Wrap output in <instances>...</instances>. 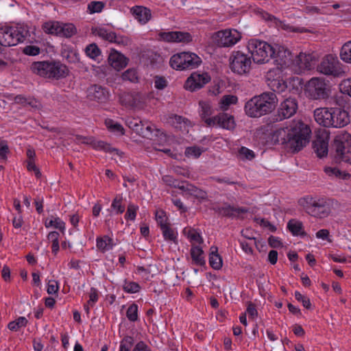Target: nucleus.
<instances>
[{"instance_id": "864d4df0", "label": "nucleus", "mask_w": 351, "mask_h": 351, "mask_svg": "<svg viewBox=\"0 0 351 351\" xmlns=\"http://www.w3.org/2000/svg\"><path fill=\"white\" fill-rule=\"evenodd\" d=\"M336 152L337 154L342 160L346 162H348L350 160L349 157L346 155V147L343 142L337 143Z\"/></svg>"}, {"instance_id": "7ed1b4c3", "label": "nucleus", "mask_w": 351, "mask_h": 351, "mask_svg": "<svg viewBox=\"0 0 351 351\" xmlns=\"http://www.w3.org/2000/svg\"><path fill=\"white\" fill-rule=\"evenodd\" d=\"M31 70L40 76L49 78L60 79L69 73V69L64 64L49 61L34 62L31 65Z\"/></svg>"}, {"instance_id": "c756f323", "label": "nucleus", "mask_w": 351, "mask_h": 351, "mask_svg": "<svg viewBox=\"0 0 351 351\" xmlns=\"http://www.w3.org/2000/svg\"><path fill=\"white\" fill-rule=\"evenodd\" d=\"M209 264L212 268L216 270L220 269L222 267V259L218 254V248L216 246H212L210 247Z\"/></svg>"}, {"instance_id": "680f3d73", "label": "nucleus", "mask_w": 351, "mask_h": 351, "mask_svg": "<svg viewBox=\"0 0 351 351\" xmlns=\"http://www.w3.org/2000/svg\"><path fill=\"white\" fill-rule=\"evenodd\" d=\"M239 153L240 156L249 160H252L255 157L254 152L245 147H241Z\"/></svg>"}, {"instance_id": "0e129e2a", "label": "nucleus", "mask_w": 351, "mask_h": 351, "mask_svg": "<svg viewBox=\"0 0 351 351\" xmlns=\"http://www.w3.org/2000/svg\"><path fill=\"white\" fill-rule=\"evenodd\" d=\"M23 52L27 56H37L40 53V49L35 45H28L24 47Z\"/></svg>"}, {"instance_id": "c03bdc74", "label": "nucleus", "mask_w": 351, "mask_h": 351, "mask_svg": "<svg viewBox=\"0 0 351 351\" xmlns=\"http://www.w3.org/2000/svg\"><path fill=\"white\" fill-rule=\"evenodd\" d=\"M184 233L187 235V237L190 239L191 241H195L199 244L203 243V239L202 236L195 230L191 228L187 230V228H184Z\"/></svg>"}, {"instance_id": "4468645a", "label": "nucleus", "mask_w": 351, "mask_h": 351, "mask_svg": "<svg viewBox=\"0 0 351 351\" xmlns=\"http://www.w3.org/2000/svg\"><path fill=\"white\" fill-rule=\"evenodd\" d=\"M298 108V101L295 98L289 97L285 99L280 104L277 116L280 120L289 119L293 117Z\"/></svg>"}, {"instance_id": "a211bd4d", "label": "nucleus", "mask_w": 351, "mask_h": 351, "mask_svg": "<svg viewBox=\"0 0 351 351\" xmlns=\"http://www.w3.org/2000/svg\"><path fill=\"white\" fill-rule=\"evenodd\" d=\"M331 114L330 127L343 128L350 122L348 113L344 110L339 108H332Z\"/></svg>"}, {"instance_id": "bb28decb", "label": "nucleus", "mask_w": 351, "mask_h": 351, "mask_svg": "<svg viewBox=\"0 0 351 351\" xmlns=\"http://www.w3.org/2000/svg\"><path fill=\"white\" fill-rule=\"evenodd\" d=\"M110 65L116 70L119 71L128 64V59L118 52L112 53L108 58Z\"/></svg>"}, {"instance_id": "2eb2a0df", "label": "nucleus", "mask_w": 351, "mask_h": 351, "mask_svg": "<svg viewBox=\"0 0 351 351\" xmlns=\"http://www.w3.org/2000/svg\"><path fill=\"white\" fill-rule=\"evenodd\" d=\"M210 81V77L208 73H199L195 72L187 78L184 84V88L191 92L195 91L202 88Z\"/></svg>"}, {"instance_id": "09e8293b", "label": "nucleus", "mask_w": 351, "mask_h": 351, "mask_svg": "<svg viewBox=\"0 0 351 351\" xmlns=\"http://www.w3.org/2000/svg\"><path fill=\"white\" fill-rule=\"evenodd\" d=\"M128 319L131 322H135L138 319V306L136 304H131L126 312Z\"/></svg>"}, {"instance_id": "37998d69", "label": "nucleus", "mask_w": 351, "mask_h": 351, "mask_svg": "<svg viewBox=\"0 0 351 351\" xmlns=\"http://www.w3.org/2000/svg\"><path fill=\"white\" fill-rule=\"evenodd\" d=\"M204 149L198 146H191L186 148L184 154L188 158H199L203 153Z\"/></svg>"}, {"instance_id": "c9c22d12", "label": "nucleus", "mask_w": 351, "mask_h": 351, "mask_svg": "<svg viewBox=\"0 0 351 351\" xmlns=\"http://www.w3.org/2000/svg\"><path fill=\"white\" fill-rule=\"evenodd\" d=\"M238 101V98L235 95H223L220 101L219 102V108L223 110H227L230 105L236 104Z\"/></svg>"}, {"instance_id": "49530a36", "label": "nucleus", "mask_w": 351, "mask_h": 351, "mask_svg": "<svg viewBox=\"0 0 351 351\" xmlns=\"http://www.w3.org/2000/svg\"><path fill=\"white\" fill-rule=\"evenodd\" d=\"M123 289L127 293H135L140 291L141 287L137 282L125 280Z\"/></svg>"}, {"instance_id": "f257e3e1", "label": "nucleus", "mask_w": 351, "mask_h": 351, "mask_svg": "<svg viewBox=\"0 0 351 351\" xmlns=\"http://www.w3.org/2000/svg\"><path fill=\"white\" fill-rule=\"evenodd\" d=\"M311 134L310 128L302 122L276 130L272 139L278 144L284 145L289 152L295 153L300 151L308 142Z\"/></svg>"}, {"instance_id": "4be33fe9", "label": "nucleus", "mask_w": 351, "mask_h": 351, "mask_svg": "<svg viewBox=\"0 0 351 351\" xmlns=\"http://www.w3.org/2000/svg\"><path fill=\"white\" fill-rule=\"evenodd\" d=\"M210 208L219 215L228 217H236L241 213H246L248 211V210L245 208H237L227 204L221 207L213 206Z\"/></svg>"}, {"instance_id": "39448f33", "label": "nucleus", "mask_w": 351, "mask_h": 351, "mask_svg": "<svg viewBox=\"0 0 351 351\" xmlns=\"http://www.w3.org/2000/svg\"><path fill=\"white\" fill-rule=\"evenodd\" d=\"M28 34V30L23 26L0 27V45L3 47L15 46L23 43Z\"/></svg>"}, {"instance_id": "0eeeda50", "label": "nucleus", "mask_w": 351, "mask_h": 351, "mask_svg": "<svg viewBox=\"0 0 351 351\" xmlns=\"http://www.w3.org/2000/svg\"><path fill=\"white\" fill-rule=\"evenodd\" d=\"M200 58L194 53L182 52L171 56L169 63L176 70L192 69L201 63Z\"/></svg>"}, {"instance_id": "6e6552de", "label": "nucleus", "mask_w": 351, "mask_h": 351, "mask_svg": "<svg viewBox=\"0 0 351 351\" xmlns=\"http://www.w3.org/2000/svg\"><path fill=\"white\" fill-rule=\"evenodd\" d=\"M162 180L167 185L178 188L180 191L179 193L180 195L193 197H204L205 196V192L202 190L187 182L177 180L171 176H164Z\"/></svg>"}, {"instance_id": "72a5a7b5", "label": "nucleus", "mask_w": 351, "mask_h": 351, "mask_svg": "<svg viewBox=\"0 0 351 351\" xmlns=\"http://www.w3.org/2000/svg\"><path fill=\"white\" fill-rule=\"evenodd\" d=\"M113 246L112 239L107 235L97 239V247L102 252L111 250Z\"/></svg>"}, {"instance_id": "f704fd0d", "label": "nucleus", "mask_w": 351, "mask_h": 351, "mask_svg": "<svg viewBox=\"0 0 351 351\" xmlns=\"http://www.w3.org/2000/svg\"><path fill=\"white\" fill-rule=\"evenodd\" d=\"M191 256L195 264L202 266L205 264L204 252L199 246H193L191 249Z\"/></svg>"}, {"instance_id": "2f4dec72", "label": "nucleus", "mask_w": 351, "mask_h": 351, "mask_svg": "<svg viewBox=\"0 0 351 351\" xmlns=\"http://www.w3.org/2000/svg\"><path fill=\"white\" fill-rule=\"evenodd\" d=\"M169 123L180 130H186L189 125V121L187 119L176 114L169 118Z\"/></svg>"}, {"instance_id": "3c124183", "label": "nucleus", "mask_w": 351, "mask_h": 351, "mask_svg": "<svg viewBox=\"0 0 351 351\" xmlns=\"http://www.w3.org/2000/svg\"><path fill=\"white\" fill-rule=\"evenodd\" d=\"M160 229L165 239L175 241L176 239V233L174 230L169 226L168 224L161 227Z\"/></svg>"}, {"instance_id": "f03ea898", "label": "nucleus", "mask_w": 351, "mask_h": 351, "mask_svg": "<svg viewBox=\"0 0 351 351\" xmlns=\"http://www.w3.org/2000/svg\"><path fill=\"white\" fill-rule=\"evenodd\" d=\"M277 102L278 99L274 93H263L250 99L245 105V111L251 117H260L272 112Z\"/></svg>"}, {"instance_id": "393cba45", "label": "nucleus", "mask_w": 351, "mask_h": 351, "mask_svg": "<svg viewBox=\"0 0 351 351\" xmlns=\"http://www.w3.org/2000/svg\"><path fill=\"white\" fill-rule=\"evenodd\" d=\"M143 127L140 128L138 135L149 139L153 138L154 136L166 138L165 134L162 132L156 129L153 124L149 123L147 121H143Z\"/></svg>"}, {"instance_id": "a19ab883", "label": "nucleus", "mask_w": 351, "mask_h": 351, "mask_svg": "<svg viewBox=\"0 0 351 351\" xmlns=\"http://www.w3.org/2000/svg\"><path fill=\"white\" fill-rule=\"evenodd\" d=\"M28 323L27 319L25 317H19L14 321L10 322L8 328L12 331H17L22 327H25Z\"/></svg>"}, {"instance_id": "9d476101", "label": "nucleus", "mask_w": 351, "mask_h": 351, "mask_svg": "<svg viewBox=\"0 0 351 351\" xmlns=\"http://www.w3.org/2000/svg\"><path fill=\"white\" fill-rule=\"evenodd\" d=\"M213 39L219 47H230L241 39V34L235 29H226L215 32Z\"/></svg>"}, {"instance_id": "bf43d9fd", "label": "nucleus", "mask_w": 351, "mask_h": 351, "mask_svg": "<svg viewBox=\"0 0 351 351\" xmlns=\"http://www.w3.org/2000/svg\"><path fill=\"white\" fill-rule=\"evenodd\" d=\"M304 12L307 14H326V12H324L319 8L312 5H306L304 8Z\"/></svg>"}, {"instance_id": "5fc2aeb1", "label": "nucleus", "mask_w": 351, "mask_h": 351, "mask_svg": "<svg viewBox=\"0 0 351 351\" xmlns=\"http://www.w3.org/2000/svg\"><path fill=\"white\" fill-rule=\"evenodd\" d=\"M45 226L49 228L53 226L54 228L63 231L65 228V223L60 218H55L53 220L51 219L49 222H45Z\"/></svg>"}, {"instance_id": "603ef678", "label": "nucleus", "mask_w": 351, "mask_h": 351, "mask_svg": "<svg viewBox=\"0 0 351 351\" xmlns=\"http://www.w3.org/2000/svg\"><path fill=\"white\" fill-rule=\"evenodd\" d=\"M127 125L136 134H138L141 127H143V121L139 119H130L127 121Z\"/></svg>"}, {"instance_id": "f8f14e48", "label": "nucleus", "mask_w": 351, "mask_h": 351, "mask_svg": "<svg viewBox=\"0 0 351 351\" xmlns=\"http://www.w3.org/2000/svg\"><path fill=\"white\" fill-rule=\"evenodd\" d=\"M230 69L236 73L242 75L250 71L251 58L240 51H234L230 58Z\"/></svg>"}, {"instance_id": "58836bf2", "label": "nucleus", "mask_w": 351, "mask_h": 351, "mask_svg": "<svg viewBox=\"0 0 351 351\" xmlns=\"http://www.w3.org/2000/svg\"><path fill=\"white\" fill-rule=\"evenodd\" d=\"M95 33L100 38L111 43L116 38V34L114 32L109 31L104 27L96 29Z\"/></svg>"}, {"instance_id": "4d7b16f0", "label": "nucleus", "mask_w": 351, "mask_h": 351, "mask_svg": "<svg viewBox=\"0 0 351 351\" xmlns=\"http://www.w3.org/2000/svg\"><path fill=\"white\" fill-rule=\"evenodd\" d=\"M156 220L160 227L167 225V217L166 216L165 212L162 210H158L156 211Z\"/></svg>"}, {"instance_id": "de8ad7c7", "label": "nucleus", "mask_w": 351, "mask_h": 351, "mask_svg": "<svg viewBox=\"0 0 351 351\" xmlns=\"http://www.w3.org/2000/svg\"><path fill=\"white\" fill-rule=\"evenodd\" d=\"M134 342L132 337H125L120 343L119 351H130Z\"/></svg>"}, {"instance_id": "774afa93", "label": "nucleus", "mask_w": 351, "mask_h": 351, "mask_svg": "<svg viewBox=\"0 0 351 351\" xmlns=\"http://www.w3.org/2000/svg\"><path fill=\"white\" fill-rule=\"evenodd\" d=\"M98 300V291L97 290L92 287L90 290L89 300L88 301V305L93 306L94 304Z\"/></svg>"}, {"instance_id": "5701e85b", "label": "nucleus", "mask_w": 351, "mask_h": 351, "mask_svg": "<svg viewBox=\"0 0 351 351\" xmlns=\"http://www.w3.org/2000/svg\"><path fill=\"white\" fill-rule=\"evenodd\" d=\"M328 136L326 134L317 135L313 142V148L319 158H323L328 154Z\"/></svg>"}, {"instance_id": "a878e982", "label": "nucleus", "mask_w": 351, "mask_h": 351, "mask_svg": "<svg viewBox=\"0 0 351 351\" xmlns=\"http://www.w3.org/2000/svg\"><path fill=\"white\" fill-rule=\"evenodd\" d=\"M135 19L141 23L145 24L151 19L152 14L149 9L143 6H135L131 9Z\"/></svg>"}, {"instance_id": "a18cd8bd", "label": "nucleus", "mask_w": 351, "mask_h": 351, "mask_svg": "<svg viewBox=\"0 0 351 351\" xmlns=\"http://www.w3.org/2000/svg\"><path fill=\"white\" fill-rule=\"evenodd\" d=\"M85 52L92 59H96L101 53L100 49L95 43L88 45L85 49Z\"/></svg>"}, {"instance_id": "423d86ee", "label": "nucleus", "mask_w": 351, "mask_h": 351, "mask_svg": "<svg viewBox=\"0 0 351 351\" xmlns=\"http://www.w3.org/2000/svg\"><path fill=\"white\" fill-rule=\"evenodd\" d=\"M299 204L307 213L319 218L328 215L330 208L325 199H300Z\"/></svg>"}, {"instance_id": "338daca9", "label": "nucleus", "mask_w": 351, "mask_h": 351, "mask_svg": "<svg viewBox=\"0 0 351 351\" xmlns=\"http://www.w3.org/2000/svg\"><path fill=\"white\" fill-rule=\"evenodd\" d=\"M9 152V147L7 141L4 140H0V158L5 160L7 158V154Z\"/></svg>"}, {"instance_id": "dca6fc26", "label": "nucleus", "mask_w": 351, "mask_h": 351, "mask_svg": "<svg viewBox=\"0 0 351 351\" xmlns=\"http://www.w3.org/2000/svg\"><path fill=\"white\" fill-rule=\"evenodd\" d=\"M158 39L167 43H184L192 41V36L188 32H160L158 34Z\"/></svg>"}, {"instance_id": "9b49d317", "label": "nucleus", "mask_w": 351, "mask_h": 351, "mask_svg": "<svg viewBox=\"0 0 351 351\" xmlns=\"http://www.w3.org/2000/svg\"><path fill=\"white\" fill-rule=\"evenodd\" d=\"M305 91L312 99H324L328 96L325 81L318 77H313L307 82Z\"/></svg>"}, {"instance_id": "6ab92c4d", "label": "nucleus", "mask_w": 351, "mask_h": 351, "mask_svg": "<svg viewBox=\"0 0 351 351\" xmlns=\"http://www.w3.org/2000/svg\"><path fill=\"white\" fill-rule=\"evenodd\" d=\"M279 68L269 70L267 75V79L269 82V86L274 92L282 93L287 88V82L282 79L278 77L271 79L274 75H277L280 73Z\"/></svg>"}, {"instance_id": "4c0bfd02", "label": "nucleus", "mask_w": 351, "mask_h": 351, "mask_svg": "<svg viewBox=\"0 0 351 351\" xmlns=\"http://www.w3.org/2000/svg\"><path fill=\"white\" fill-rule=\"evenodd\" d=\"M59 36L70 38L76 33V28L72 23H60Z\"/></svg>"}, {"instance_id": "69168bd1", "label": "nucleus", "mask_w": 351, "mask_h": 351, "mask_svg": "<svg viewBox=\"0 0 351 351\" xmlns=\"http://www.w3.org/2000/svg\"><path fill=\"white\" fill-rule=\"evenodd\" d=\"M167 86V81L164 77L156 76L154 77V86L158 90H162Z\"/></svg>"}, {"instance_id": "aec40b11", "label": "nucleus", "mask_w": 351, "mask_h": 351, "mask_svg": "<svg viewBox=\"0 0 351 351\" xmlns=\"http://www.w3.org/2000/svg\"><path fill=\"white\" fill-rule=\"evenodd\" d=\"M291 53L287 49L283 47H278L276 53L274 56L276 64L280 67V69L286 68L291 66L292 62Z\"/></svg>"}, {"instance_id": "7c9ffc66", "label": "nucleus", "mask_w": 351, "mask_h": 351, "mask_svg": "<svg viewBox=\"0 0 351 351\" xmlns=\"http://www.w3.org/2000/svg\"><path fill=\"white\" fill-rule=\"evenodd\" d=\"M14 102L24 107L30 106L32 108H38L40 106V103L36 99L30 97H26L22 95L15 96Z\"/></svg>"}, {"instance_id": "ea45409f", "label": "nucleus", "mask_w": 351, "mask_h": 351, "mask_svg": "<svg viewBox=\"0 0 351 351\" xmlns=\"http://www.w3.org/2000/svg\"><path fill=\"white\" fill-rule=\"evenodd\" d=\"M340 58L343 62L351 63V40L346 42L341 47Z\"/></svg>"}, {"instance_id": "13d9d810", "label": "nucleus", "mask_w": 351, "mask_h": 351, "mask_svg": "<svg viewBox=\"0 0 351 351\" xmlns=\"http://www.w3.org/2000/svg\"><path fill=\"white\" fill-rule=\"evenodd\" d=\"M138 206L134 204H129L128 206L127 212L125 215V218L128 220L134 221L136 216V210Z\"/></svg>"}, {"instance_id": "20e7f679", "label": "nucleus", "mask_w": 351, "mask_h": 351, "mask_svg": "<svg viewBox=\"0 0 351 351\" xmlns=\"http://www.w3.org/2000/svg\"><path fill=\"white\" fill-rule=\"evenodd\" d=\"M247 49L255 63L265 64L276 53V49L265 41L256 38L250 39L247 43Z\"/></svg>"}, {"instance_id": "e433bc0d", "label": "nucleus", "mask_w": 351, "mask_h": 351, "mask_svg": "<svg viewBox=\"0 0 351 351\" xmlns=\"http://www.w3.org/2000/svg\"><path fill=\"white\" fill-rule=\"evenodd\" d=\"M60 23L58 21H49L43 25L44 32L48 34L59 36Z\"/></svg>"}, {"instance_id": "1a4fd4ad", "label": "nucleus", "mask_w": 351, "mask_h": 351, "mask_svg": "<svg viewBox=\"0 0 351 351\" xmlns=\"http://www.w3.org/2000/svg\"><path fill=\"white\" fill-rule=\"evenodd\" d=\"M317 71L326 75L341 76L344 71L337 56L332 54L325 56L317 66Z\"/></svg>"}, {"instance_id": "b1692460", "label": "nucleus", "mask_w": 351, "mask_h": 351, "mask_svg": "<svg viewBox=\"0 0 351 351\" xmlns=\"http://www.w3.org/2000/svg\"><path fill=\"white\" fill-rule=\"evenodd\" d=\"M87 97L91 101L104 103L108 98V92L101 86L94 85L88 89Z\"/></svg>"}, {"instance_id": "6e6d98bb", "label": "nucleus", "mask_w": 351, "mask_h": 351, "mask_svg": "<svg viewBox=\"0 0 351 351\" xmlns=\"http://www.w3.org/2000/svg\"><path fill=\"white\" fill-rule=\"evenodd\" d=\"M122 78L123 80L135 82L138 80L137 73L134 69H128L122 74Z\"/></svg>"}, {"instance_id": "79ce46f5", "label": "nucleus", "mask_w": 351, "mask_h": 351, "mask_svg": "<svg viewBox=\"0 0 351 351\" xmlns=\"http://www.w3.org/2000/svg\"><path fill=\"white\" fill-rule=\"evenodd\" d=\"M105 124L110 131L121 135L124 134V129L123 126L113 120L107 119L105 121Z\"/></svg>"}, {"instance_id": "473e14b6", "label": "nucleus", "mask_w": 351, "mask_h": 351, "mask_svg": "<svg viewBox=\"0 0 351 351\" xmlns=\"http://www.w3.org/2000/svg\"><path fill=\"white\" fill-rule=\"evenodd\" d=\"M288 230L292 233L293 235L305 236L306 234L303 230V224L301 221L292 219L289 221L287 223Z\"/></svg>"}, {"instance_id": "052dcab7", "label": "nucleus", "mask_w": 351, "mask_h": 351, "mask_svg": "<svg viewBox=\"0 0 351 351\" xmlns=\"http://www.w3.org/2000/svg\"><path fill=\"white\" fill-rule=\"evenodd\" d=\"M340 90L343 94L351 97V79H346L340 84Z\"/></svg>"}, {"instance_id": "e2e57ef3", "label": "nucleus", "mask_w": 351, "mask_h": 351, "mask_svg": "<svg viewBox=\"0 0 351 351\" xmlns=\"http://www.w3.org/2000/svg\"><path fill=\"white\" fill-rule=\"evenodd\" d=\"M111 206L117 214H121L125 210V206L122 204V199H114Z\"/></svg>"}, {"instance_id": "412c9836", "label": "nucleus", "mask_w": 351, "mask_h": 351, "mask_svg": "<svg viewBox=\"0 0 351 351\" xmlns=\"http://www.w3.org/2000/svg\"><path fill=\"white\" fill-rule=\"evenodd\" d=\"M332 108H319L314 110L315 121L324 127L330 128L332 120Z\"/></svg>"}, {"instance_id": "c85d7f7f", "label": "nucleus", "mask_w": 351, "mask_h": 351, "mask_svg": "<svg viewBox=\"0 0 351 351\" xmlns=\"http://www.w3.org/2000/svg\"><path fill=\"white\" fill-rule=\"evenodd\" d=\"M199 115L202 119L205 122L208 126V119H214V117H210L213 112V108L208 101H200L199 102Z\"/></svg>"}, {"instance_id": "ddd939ff", "label": "nucleus", "mask_w": 351, "mask_h": 351, "mask_svg": "<svg viewBox=\"0 0 351 351\" xmlns=\"http://www.w3.org/2000/svg\"><path fill=\"white\" fill-rule=\"evenodd\" d=\"M314 64V58L311 54L300 53L292 60L291 69L297 73H301L312 69Z\"/></svg>"}, {"instance_id": "f3484780", "label": "nucleus", "mask_w": 351, "mask_h": 351, "mask_svg": "<svg viewBox=\"0 0 351 351\" xmlns=\"http://www.w3.org/2000/svg\"><path fill=\"white\" fill-rule=\"evenodd\" d=\"M218 125L223 129L232 130L234 128V117L227 113H220L214 117V119H208V126Z\"/></svg>"}, {"instance_id": "8fccbe9b", "label": "nucleus", "mask_w": 351, "mask_h": 351, "mask_svg": "<svg viewBox=\"0 0 351 351\" xmlns=\"http://www.w3.org/2000/svg\"><path fill=\"white\" fill-rule=\"evenodd\" d=\"M104 5L102 1H91L88 5V10L90 14L99 13L102 11Z\"/></svg>"}, {"instance_id": "cd10ccee", "label": "nucleus", "mask_w": 351, "mask_h": 351, "mask_svg": "<svg viewBox=\"0 0 351 351\" xmlns=\"http://www.w3.org/2000/svg\"><path fill=\"white\" fill-rule=\"evenodd\" d=\"M77 140L83 139L82 143H86V144L91 143L93 145V148L95 149L104 150L106 152H110V153L116 152L117 154H119L118 149L111 147L109 144L105 143L104 141H92L85 137H82L80 136H77Z\"/></svg>"}]
</instances>
